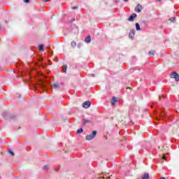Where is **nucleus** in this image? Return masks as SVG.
Instances as JSON below:
<instances>
[{
  "label": "nucleus",
  "mask_w": 179,
  "mask_h": 179,
  "mask_svg": "<svg viewBox=\"0 0 179 179\" xmlns=\"http://www.w3.org/2000/svg\"><path fill=\"white\" fill-rule=\"evenodd\" d=\"M85 43H88L92 42V37L89 35L85 39Z\"/></svg>",
  "instance_id": "obj_9"
},
{
  "label": "nucleus",
  "mask_w": 179,
  "mask_h": 179,
  "mask_svg": "<svg viewBox=\"0 0 179 179\" xmlns=\"http://www.w3.org/2000/svg\"><path fill=\"white\" fill-rule=\"evenodd\" d=\"M136 30H141V26H139V23H136Z\"/></svg>",
  "instance_id": "obj_15"
},
{
  "label": "nucleus",
  "mask_w": 179,
  "mask_h": 179,
  "mask_svg": "<svg viewBox=\"0 0 179 179\" xmlns=\"http://www.w3.org/2000/svg\"><path fill=\"white\" fill-rule=\"evenodd\" d=\"M138 15H136V13H133L129 18H128V21L129 22H134V20H135V18L137 17Z\"/></svg>",
  "instance_id": "obj_6"
},
{
  "label": "nucleus",
  "mask_w": 179,
  "mask_h": 179,
  "mask_svg": "<svg viewBox=\"0 0 179 179\" xmlns=\"http://www.w3.org/2000/svg\"><path fill=\"white\" fill-rule=\"evenodd\" d=\"M66 68H67L66 65L63 66V67H62V72L64 73H66Z\"/></svg>",
  "instance_id": "obj_14"
},
{
  "label": "nucleus",
  "mask_w": 179,
  "mask_h": 179,
  "mask_svg": "<svg viewBox=\"0 0 179 179\" xmlns=\"http://www.w3.org/2000/svg\"><path fill=\"white\" fill-rule=\"evenodd\" d=\"M142 22H143V24H148V21H146V20H143Z\"/></svg>",
  "instance_id": "obj_24"
},
{
  "label": "nucleus",
  "mask_w": 179,
  "mask_h": 179,
  "mask_svg": "<svg viewBox=\"0 0 179 179\" xmlns=\"http://www.w3.org/2000/svg\"><path fill=\"white\" fill-rule=\"evenodd\" d=\"M96 135H97V131L94 130L92 131V134L87 135L85 137V139L86 141H92V139L94 138Z\"/></svg>",
  "instance_id": "obj_1"
},
{
  "label": "nucleus",
  "mask_w": 179,
  "mask_h": 179,
  "mask_svg": "<svg viewBox=\"0 0 179 179\" xmlns=\"http://www.w3.org/2000/svg\"><path fill=\"white\" fill-rule=\"evenodd\" d=\"M124 2H128V0H124Z\"/></svg>",
  "instance_id": "obj_30"
},
{
  "label": "nucleus",
  "mask_w": 179,
  "mask_h": 179,
  "mask_svg": "<svg viewBox=\"0 0 179 179\" xmlns=\"http://www.w3.org/2000/svg\"><path fill=\"white\" fill-rule=\"evenodd\" d=\"M117 97L115 96L113 97L111 101L112 106H115V103H117Z\"/></svg>",
  "instance_id": "obj_10"
},
{
  "label": "nucleus",
  "mask_w": 179,
  "mask_h": 179,
  "mask_svg": "<svg viewBox=\"0 0 179 179\" xmlns=\"http://www.w3.org/2000/svg\"><path fill=\"white\" fill-rule=\"evenodd\" d=\"M162 152H164V150H169L170 149V145L167 146L166 148L164 147V145L159 146L158 148Z\"/></svg>",
  "instance_id": "obj_7"
},
{
  "label": "nucleus",
  "mask_w": 179,
  "mask_h": 179,
  "mask_svg": "<svg viewBox=\"0 0 179 179\" xmlns=\"http://www.w3.org/2000/svg\"><path fill=\"white\" fill-rule=\"evenodd\" d=\"M8 153H10L11 156H15V153H13L12 150H8Z\"/></svg>",
  "instance_id": "obj_19"
},
{
  "label": "nucleus",
  "mask_w": 179,
  "mask_h": 179,
  "mask_svg": "<svg viewBox=\"0 0 179 179\" xmlns=\"http://www.w3.org/2000/svg\"><path fill=\"white\" fill-rule=\"evenodd\" d=\"M113 177V176H108V173H107V174H105L104 176H103V177L101 178H103V179H108V178H109V179H111V178Z\"/></svg>",
  "instance_id": "obj_11"
},
{
  "label": "nucleus",
  "mask_w": 179,
  "mask_h": 179,
  "mask_svg": "<svg viewBox=\"0 0 179 179\" xmlns=\"http://www.w3.org/2000/svg\"><path fill=\"white\" fill-rule=\"evenodd\" d=\"M79 7L78 6H73V7H71V9H78Z\"/></svg>",
  "instance_id": "obj_25"
},
{
  "label": "nucleus",
  "mask_w": 179,
  "mask_h": 179,
  "mask_svg": "<svg viewBox=\"0 0 179 179\" xmlns=\"http://www.w3.org/2000/svg\"><path fill=\"white\" fill-rule=\"evenodd\" d=\"M44 48V45H40L39 46H38V50L39 51H43V49Z\"/></svg>",
  "instance_id": "obj_16"
},
{
  "label": "nucleus",
  "mask_w": 179,
  "mask_h": 179,
  "mask_svg": "<svg viewBox=\"0 0 179 179\" xmlns=\"http://www.w3.org/2000/svg\"><path fill=\"white\" fill-rule=\"evenodd\" d=\"M87 122H90V120H86V119H84V120H83V123H84V124H87Z\"/></svg>",
  "instance_id": "obj_20"
},
{
  "label": "nucleus",
  "mask_w": 179,
  "mask_h": 179,
  "mask_svg": "<svg viewBox=\"0 0 179 179\" xmlns=\"http://www.w3.org/2000/svg\"><path fill=\"white\" fill-rule=\"evenodd\" d=\"M83 132V129L80 128L77 130V134H82Z\"/></svg>",
  "instance_id": "obj_18"
},
{
  "label": "nucleus",
  "mask_w": 179,
  "mask_h": 179,
  "mask_svg": "<svg viewBox=\"0 0 179 179\" xmlns=\"http://www.w3.org/2000/svg\"><path fill=\"white\" fill-rule=\"evenodd\" d=\"M75 20H76V19L75 17H73L71 19V20L70 21V23H73V22H75Z\"/></svg>",
  "instance_id": "obj_22"
},
{
  "label": "nucleus",
  "mask_w": 179,
  "mask_h": 179,
  "mask_svg": "<svg viewBox=\"0 0 179 179\" xmlns=\"http://www.w3.org/2000/svg\"><path fill=\"white\" fill-rule=\"evenodd\" d=\"M71 47H73V48H75V47H76V42L75 41L71 42Z\"/></svg>",
  "instance_id": "obj_17"
},
{
  "label": "nucleus",
  "mask_w": 179,
  "mask_h": 179,
  "mask_svg": "<svg viewBox=\"0 0 179 179\" xmlns=\"http://www.w3.org/2000/svg\"><path fill=\"white\" fill-rule=\"evenodd\" d=\"M155 54H156V50H151L148 52V55L150 56H152V55L154 56Z\"/></svg>",
  "instance_id": "obj_12"
},
{
  "label": "nucleus",
  "mask_w": 179,
  "mask_h": 179,
  "mask_svg": "<svg viewBox=\"0 0 179 179\" xmlns=\"http://www.w3.org/2000/svg\"><path fill=\"white\" fill-rule=\"evenodd\" d=\"M159 1H162V0H159Z\"/></svg>",
  "instance_id": "obj_32"
},
{
  "label": "nucleus",
  "mask_w": 179,
  "mask_h": 179,
  "mask_svg": "<svg viewBox=\"0 0 179 179\" xmlns=\"http://www.w3.org/2000/svg\"><path fill=\"white\" fill-rule=\"evenodd\" d=\"M51 0H43V2H50Z\"/></svg>",
  "instance_id": "obj_28"
},
{
  "label": "nucleus",
  "mask_w": 179,
  "mask_h": 179,
  "mask_svg": "<svg viewBox=\"0 0 179 179\" xmlns=\"http://www.w3.org/2000/svg\"><path fill=\"white\" fill-rule=\"evenodd\" d=\"M161 118H163V115H161Z\"/></svg>",
  "instance_id": "obj_31"
},
{
  "label": "nucleus",
  "mask_w": 179,
  "mask_h": 179,
  "mask_svg": "<svg viewBox=\"0 0 179 179\" xmlns=\"http://www.w3.org/2000/svg\"><path fill=\"white\" fill-rule=\"evenodd\" d=\"M29 1H30V0H24V2L25 3H27Z\"/></svg>",
  "instance_id": "obj_27"
},
{
  "label": "nucleus",
  "mask_w": 179,
  "mask_h": 179,
  "mask_svg": "<svg viewBox=\"0 0 179 179\" xmlns=\"http://www.w3.org/2000/svg\"><path fill=\"white\" fill-rule=\"evenodd\" d=\"M142 9H143L142 5L138 4L135 8V12H137V13H141V12H142Z\"/></svg>",
  "instance_id": "obj_3"
},
{
  "label": "nucleus",
  "mask_w": 179,
  "mask_h": 179,
  "mask_svg": "<svg viewBox=\"0 0 179 179\" xmlns=\"http://www.w3.org/2000/svg\"><path fill=\"white\" fill-rule=\"evenodd\" d=\"M160 179H166V178H164V177H162V178H161Z\"/></svg>",
  "instance_id": "obj_29"
},
{
  "label": "nucleus",
  "mask_w": 179,
  "mask_h": 179,
  "mask_svg": "<svg viewBox=\"0 0 179 179\" xmlns=\"http://www.w3.org/2000/svg\"><path fill=\"white\" fill-rule=\"evenodd\" d=\"M92 103L90 102V101H86L83 103V108H89L90 107Z\"/></svg>",
  "instance_id": "obj_4"
},
{
  "label": "nucleus",
  "mask_w": 179,
  "mask_h": 179,
  "mask_svg": "<svg viewBox=\"0 0 179 179\" xmlns=\"http://www.w3.org/2000/svg\"><path fill=\"white\" fill-rule=\"evenodd\" d=\"M149 173H144V175L142 176L143 179H149Z\"/></svg>",
  "instance_id": "obj_13"
},
{
  "label": "nucleus",
  "mask_w": 179,
  "mask_h": 179,
  "mask_svg": "<svg viewBox=\"0 0 179 179\" xmlns=\"http://www.w3.org/2000/svg\"><path fill=\"white\" fill-rule=\"evenodd\" d=\"M48 169V165L43 166V170H47Z\"/></svg>",
  "instance_id": "obj_23"
},
{
  "label": "nucleus",
  "mask_w": 179,
  "mask_h": 179,
  "mask_svg": "<svg viewBox=\"0 0 179 179\" xmlns=\"http://www.w3.org/2000/svg\"><path fill=\"white\" fill-rule=\"evenodd\" d=\"M135 36V30H131V32L129 34V38H134Z\"/></svg>",
  "instance_id": "obj_8"
},
{
  "label": "nucleus",
  "mask_w": 179,
  "mask_h": 179,
  "mask_svg": "<svg viewBox=\"0 0 179 179\" xmlns=\"http://www.w3.org/2000/svg\"><path fill=\"white\" fill-rule=\"evenodd\" d=\"M170 77L172 79H175L176 82H179V74L177 72L173 71L170 74Z\"/></svg>",
  "instance_id": "obj_2"
},
{
  "label": "nucleus",
  "mask_w": 179,
  "mask_h": 179,
  "mask_svg": "<svg viewBox=\"0 0 179 179\" xmlns=\"http://www.w3.org/2000/svg\"><path fill=\"white\" fill-rule=\"evenodd\" d=\"M163 160H166V156L162 157V161H163ZM162 163H163V162H162Z\"/></svg>",
  "instance_id": "obj_26"
},
{
  "label": "nucleus",
  "mask_w": 179,
  "mask_h": 179,
  "mask_svg": "<svg viewBox=\"0 0 179 179\" xmlns=\"http://www.w3.org/2000/svg\"><path fill=\"white\" fill-rule=\"evenodd\" d=\"M52 87L55 89V90H59L61 89V85L59 83H54L52 85Z\"/></svg>",
  "instance_id": "obj_5"
},
{
  "label": "nucleus",
  "mask_w": 179,
  "mask_h": 179,
  "mask_svg": "<svg viewBox=\"0 0 179 179\" xmlns=\"http://www.w3.org/2000/svg\"><path fill=\"white\" fill-rule=\"evenodd\" d=\"M169 20H170L171 22H176V17H171V18L169 19Z\"/></svg>",
  "instance_id": "obj_21"
}]
</instances>
